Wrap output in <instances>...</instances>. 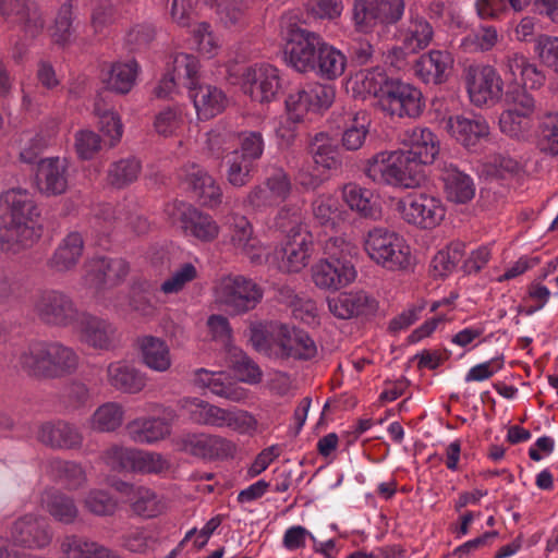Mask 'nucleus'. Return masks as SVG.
<instances>
[{
  "instance_id": "dca6fc26",
  "label": "nucleus",
  "mask_w": 558,
  "mask_h": 558,
  "mask_svg": "<svg viewBox=\"0 0 558 558\" xmlns=\"http://www.w3.org/2000/svg\"><path fill=\"white\" fill-rule=\"evenodd\" d=\"M318 348L315 340L303 329L286 324L277 332L274 359L281 361H311L317 356Z\"/></svg>"
},
{
  "instance_id": "412c9836",
  "label": "nucleus",
  "mask_w": 558,
  "mask_h": 558,
  "mask_svg": "<svg viewBox=\"0 0 558 558\" xmlns=\"http://www.w3.org/2000/svg\"><path fill=\"white\" fill-rule=\"evenodd\" d=\"M13 545L27 549H43L52 541V532L47 521L36 514H24L16 519L10 529Z\"/></svg>"
},
{
  "instance_id": "774afa93",
  "label": "nucleus",
  "mask_w": 558,
  "mask_h": 558,
  "mask_svg": "<svg viewBox=\"0 0 558 558\" xmlns=\"http://www.w3.org/2000/svg\"><path fill=\"white\" fill-rule=\"evenodd\" d=\"M351 124L342 133V146L347 150H357L365 143L368 134V124L364 118L360 119L357 114L350 117Z\"/></svg>"
},
{
  "instance_id": "bb28decb",
  "label": "nucleus",
  "mask_w": 558,
  "mask_h": 558,
  "mask_svg": "<svg viewBox=\"0 0 558 558\" xmlns=\"http://www.w3.org/2000/svg\"><path fill=\"white\" fill-rule=\"evenodd\" d=\"M106 381L114 391L136 395L146 387L147 377L131 362L119 360L107 365Z\"/></svg>"
},
{
  "instance_id": "c03bdc74",
  "label": "nucleus",
  "mask_w": 558,
  "mask_h": 558,
  "mask_svg": "<svg viewBox=\"0 0 558 558\" xmlns=\"http://www.w3.org/2000/svg\"><path fill=\"white\" fill-rule=\"evenodd\" d=\"M137 73L138 64L135 60L116 62L108 73L107 88L119 94H128L135 84Z\"/></svg>"
},
{
  "instance_id": "a878e982",
  "label": "nucleus",
  "mask_w": 558,
  "mask_h": 558,
  "mask_svg": "<svg viewBox=\"0 0 558 558\" xmlns=\"http://www.w3.org/2000/svg\"><path fill=\"white\" fill-rule=\"evenodd\" d=\"M177 209L179 210V221L181 228L186 235L196 240L209 243L216 240L220 232L217 221L206 213L198 210L192 205L181 203Z\"/></svg>"
},
{
  "instance_id": "5701e85b",
  "label": "nucleus",
  "mask_w": 558,
  "mask_h": 558,
  "mask_svg": "<svg viewBox=\"0 0 558 558\" xmlns=\"http://www.w3.org/2000/svg\"><path fill=\"white\" fill-rule=\"evenodd\" d=\"M402 143L408 149H403L409 158L416 162L420 169L422 165H430L435 161L440 150V142L437 135L428 128L414 126L403 133Z\"/></svg>"
},
{
  "instance_id": "cd10ccee",
  "label": "nucleus",
  "mask_w": 558,
  "mask_h": 558,
  "mask_svg": "<svg viewBox=\"0 0 558 558\" xmlns=\"http://www.w3.org/2000/svg\"><path fill=\"white\" fill-rule=\"evenodd\" d=\"M327 303L329 312L340 319L369 315L377 308L376 300L363 290L342 292L328 298Z\"/></svg>"
},
{
  "instance_id": "9d476101",
  "label": "nucleus",
  "mask_w": 558,
  "mask_h": 558,
  "mask_svg": "<svg viewBox=\"0 0 558 558\" xmlns=\"http://www.w3.org/2000/svg\"><path fill=\"white\" fill-rule=\"evenodd\" d=\"M404 9V0H354L353 21L357 31L371 33L376 26L397 24Z\"/></svg>"
},
{
  "instance_id": "603ef678",
  "label": "nucleus",
  "mask_w": 558,
  "mask_h": 558,
  "mask_svg": "<svg viewBox=\"0 0 558 558\" xmlns=\"http://www.w3.org/2000/svg\"><path fill=\"white\" fill-rule=\"evenodd\" d=\"M281 323H254L250 327V341L254 349L274 359L277 344V332Z\"/></svg>"
},
{
  "instance_id": "6ab92c4d",
  "label": "nucleus",
  "mask_w": 558,
  "mask_h": 558,
  "mask_svg": "<svg viewBox=\"0 0 558 558\" xmlns=\"http://www.w3.org/2000/svg\"><path fill=\"white\" fill-rule=\"evenodd\" d=\"M73 328L82 342L98 350H111L119 341L117 327L109 320L82 311Z\"/></svg>"
},
{
  "instance_id": "5fc2aeb1",
  "label": "nucleus",
  "mask_w": 558,
  "mask_h": 558,
  "mask_svg": "<svg viewBox=\"0 0 558 558\" xmlns=\"http://www.w3.org/2000/svg\"><path fill=\"white\" fill-rule=\"evenodd\" d=\"M339 199L330 194H320L312 203L315 220L322 226H335L341 216Z\"/></svg>"
},
{
  "instance_id": "4468645a",
  "label": "nucleus",
  "mask_w": 558,
  "mask_h": 558,
  "mask_svg": "<svg viewBox=\"0 0 558 558\" xmlns=\"http://www.w3.org/2000/svg\"><path fill=\"white\" fill-rule=\"evenodd\" d=\"M383 111L398 118H417L424 110L422 92L412 84L393 78L379 104Z\"/></svg>"
},
{
  "instance_id": "aec40b11",
  "label": "nucleus",
  "mask_w": 558,
  "mask_h": 558,
  "mask_svg": "<svg viewBox=\"0 0 558 558\" xmlns=\"http://www.w3.org/2000/svg\"><path fill=\"white\" fill-rule=\"evenodd\" d=\"M0 15L5 23L20 26L31 37L38 36L46 24L34 0H0Z\"/></svg>"
},
{
  "instance_id": "4d7b16f0",
  "label": "nucleus",
  "mask_w": 558,
  "mask_h": 558,
  "mask_svg": "<svg viewBox=\"0 0 558 558\" xmlns=\"http://www.w3.org/2000/svg\"><path fill=\"white\" fill-rule=\"evenodd\" d=\"M184 124L183 109L181 106L166 107L160 110L154 121V128L159 135L172 136Z\"/></svg>"
},
{
  "instance_id": "b1692460",
  "label": "nucleus",
  "mask_w": 558,
  "mask_h": 558,
  "mask_svg": "<svg viewBox=\"0 0 558 558\" xmlns=\"http://www.w3.org/2000/svg\"><path fill=\"white\" fill-rule=\"evenodd\" d=\"M446 129L457 142L472 153L480 151L488 136L485 119L477 116L474 118L460 114L449 117Z\"/></svg>"
},
{
  "instance_id": "ea45409f",
  "label": "nucleus",
  "mask_w": 558,
  "mask_h": 558,
  "mask_svg": "<svg viewBox=\"0 0 558 558\" xmlns=\"http://www.w3.org/2000/svg\"><path fill=\"white\" fill-rule=\"evenodd\" d=\"M61 551L65 558H120L105 546L76 535L64 537Z\"/></svg>"
},
{
  "instance_id": "f257e3e1",
  "label": "nucleus",
  "mask_w": 558,
  "mask_h": 558,
  "mask_svg": "<svg viewBox=\"0 0 558 558\" xmlns=\"http://www.w3.org/2000/svg\"><path fill=\"white\" fill-rule=\"evenodd\" d=\"M280 34L286 41V60L298 72H311L327 81H333L344 73V53L326 43L319 34L302 28L294 15L281 16Z\"/></svg>"
},
{
  "instance_id": "ddd939ff",
  "label": "nucleus",
  "mask_w": 558,
  "mask_h": 558,
  "mask_svg": "<svg viewBox=\"0 0 558 558\" xmlns=\"http://www.w3.org/2000/svg\"><path fill=\"white\" fill-rule=\"evenodd\" d=\"M291 191L292 183L289 174L283 168L274 167L262 183L250 190L244 204L255 210H264L286 202Z\"/></svg>"
},
{
  "instance_id": "39448f33",
  "label": "nucleus",
  "mask_w": 558,
  "mask_h": 558,
  "mask_svg": "<svg viewBox=\"0 0 558 558\" xmlns=\"http://www.w3.org/2000/svg\"><path fill=\"white\" fill-rule=\"evenodd\" d=\"M364 250L375 264L387 270H409L413 266L410 245L402 235L387 228L371 229L364 238Z\"/></svg>"
},
{
  "instance_id": "338daca9",
  "label": "nucleus",
  "mask_w": 558,
  "mask_h": 558,
  "mask_svg": "<svg viewBox=\"0 0 558 558\" xmlns=\"http://www.w3.org/2000/svg\"><path fill=\"white\" fill-rule=\"evenodd\" d=\"M534 52L544 65L558 73V37L538 35L534 40Z\"/></svg>"
},
{
  "instance_id": "a19ab883",
  "label": "nucleus",
  "mask_w": 558,
  "mask_h": 558,
  "mask_svg": "<svg viewBox=\"0 0 558 558\" xmlns=\"http://www.w3.org/2000/svg\"><path fill=\"white\" fill-rule=\"evenodd\" d=\"M185 408L192 423L201 426L221 428L225 409L198 398L186 400Z\"/></svg>"
},
{
  "instance_id": "2eb2a0df",
  "label": "nucleus",
  "mask_w": 558,
  "mask_h": 558,
  "mask_svg": "<svg viewBox=\"0 0 558 558\" xmlns=\"http://www.w3.org/2000/svg\"><path fill=\"white\" fill-rule=\"evenodd\" d=\"M280 71L269 63L248 66L242 75V89L259 104L274 101L282 88Z\"/></svg>"
},
{
  "instance_id": "20e7f679",
  "label": "nucleus",
  "mask_w": 558,
  "mask_h": 558,
  "mask_svg": "<svg viewBox=\"0 0 558 558\" xmlns=\"http://www.w3.org/2000/svg\"><path fill=\"white\" fill-rule=\"evenodd\" d=\"M416 162L403 149L381 150L367 159L364 173L376 184L411 189L420 183Z\"/></svg>"
},
{
  "instance_id": "1a4fd4ad",
  "label": "nucleus",
  "mask_w": 558,
  "mask_h": 558,
  "mask_svg": "<svg viewBox=\"0 0 558 558\" xmlns=\"http://www.w3.org/2000/svg\"><path fill=\"white\" fill-rule=\"evenodd\" d=\"M294 225L287 232L284 242L275 250L274 256L279 270L299 272L304 269L314 251L313 235L300 221L299 209L293 211Z\"/></svg>"
},
{
  "instance_id": "393cba45",
  "label": "nucleus",
  "mask_w": 558,
  "mask_h": 558,
  "mask_svg": "<svg viewBox=\"0 0 558 558\" xmlns=\"http://www.w3.org/2000/svg\"><path fill=\"white\" fill-rule=\"evenodd\" d=\"M181 172V177L193 191L201 205L215 208L222 203L221 187L203 167L191 162L183 166Z\"/></svg>"
},
{
  "instance_id": "13d9d810",
  "label": "nucleus",
  "mask_w": 558,
  "mask_h": 558,
  "mask_svg": "<svg viewBox=\"0 0 558 558\" xmlns=\"http://www.w3.org/2000/svg\"><path fill=\"white\" fill-rule=\"evenodd\" d=\"M84 508L98 517L112 515L118 507L117 500L105 489H90L83 500Z\"/></svg>"
},
{
  "instance_id": "e433bc0d",
  "label": "nucleus",
  "mask_w": 558,
  "mask_h": 558,
  "mask_svg": "<svg viewBox=\"0 0 558 558\" xmlns=\"http://www.w3.org/2000/svg\"><path fill=\"white\" fill-rule=\"evenodd\" d=\"M342 198L345 204L364 218L380 217V207L374 201V194L356 183H348L342 187Z\"/></svg>"
},
{
  "instance_id": "7ed1b4c3",
  "label": "nucleus",
  "mask_w": 558,
  "mask_h": 558,
  "mask_svg": "<svg viewBox=\"0 0 558 558\" xmlns=\"http://www.w3.org/2000/svg\"><path fill=\"white\" fill-rule=\"evenodd\" d=\"M16 360L25 374L45 379L71 375L80 363L74 349L59 341H33L19 352Z\"/></svg>"
},
{
  "instance_id": "de8ad7c7",
  "label": "nucleus",
  "mask_w": 558,
  "mask_h": 558,
  "mask_svg": "<svg viewBox=\"0 0 558 558\" xmlns=\"http://www.w3.org/2000/svg\"><path fill=\"white\" fill-rule=\"evenodd\" d=\"M142 163L135 157H126L112 162L107 172L108 183L117 189H123L135 182L141 173Z\"/></svg>"
},
{
  "instance_id": "e2e57ef3",
  "label": "nucleus",
  "mask_w": 558,
  "mask_h": 558,
  "mask_svg": "<svg viewBox=\"0 0 558 558\" xmlns=\"http://www.w3.org/2000/svg\"><path fill=\"white\" fill-rule=\"evenodd\" d=\"M209 390L232 402H242L247 398V390L229 380L222 372H216Z\"/></svg>"
},
{
  "instance_id": "c85d7f7f",
  "label": "nucleus",
  "mask_w": 558,
  "mask_h": 558,
  "mask_svg": "<svg viewBox=\"0 0 558 558\" xmlns=\"http://www.w3.org/2000/svg\"><path fill=\"white\" fill-rule=\"evenodd\" d=\"M453 58L446 50H430L414 63L415 75L425 84H442L448 80Z\"/></svg>"
},
{
  "instance_id": "864d4df0",
  "label": "nucleus",
  "mask_w": 558,
  "mask_h": 558,
  "mask_svg": "<svg viewBox=\"0 0 558 558\" xmlns=\"http://www.w3.org/2000/svg\"><path fill=\"white\" fill-rule=\"evenodd\" d=\"M464 256V244L452 242L445 248L437 252L430 263L434 277H447L456 270Z\"/></svg>"
},
{
  "instance_id": "f03ea898",
  "label": "nucleus",
  "mask_w": 558,
  "mask_h": 558,
  "mask_svg": "<svg viewBox=\"0 0 558 558\" xmlns=\"http://www.w3.org/2000/svg\"><path fill=\"white\" fill-rule=\"evenodd\" d=\"M0 250L20 253L36 244L44 233L39 222L40 209L34 195L26 189L12 187L0 194Z\"/></svg>"
},
{
  "instance_id": "c9c22d12",
  "label": "nucleus",
  "mask_w": 558,
  "mask_h": 558,
  "mask_svg": "<svg viewBox=\"0 0 558 558\" xmlns=\"http://www.w3.org/2000/svg\"><path fill=\"white\" fill-rule=\"evenodd\" d=\"M441 179L449 201L457 204H465L474 197L475 185L473 180L457 167L452 165L445 167Z\"/></svg>"
},
{
  "instance_id": "c756f323",
  "label": "nucleus",
  "mask_w": 558,
  "mask_h": 558,
  "mask_svg": "<svg viewBox=\"0 0 558 558\" xmlns=\"http://www.w3.org/2000/svg\"><path fill=\"white\" fill-rule=\"evenodd\" d=\"M84 252V240L80 232L68 233L47 260V267L56 274H66L80 263Z\"/></svg>"
},
{
  "instance_id": "7c9ffc66",
  "label": "nucleus",
  "mask_w": 558,
  "mask_h": 558,
  "mask_svg": "<svg viewBox=\"0 0 558 558\" xmlns=\"http://www.w3.org/2000/svg\"><path fill=\"white\" fill-rule=\"evenodd\" d=\"M38 440L52 449H78L83 445L80 429L65 421L47 422L38 430Z\"/></svg>"
},
{
  "instance_id": "3c124183",
  "label": "nucleus",
  "mask_w": 558,
  "mask_h": 558,
  "mask_svg": "<svg viewBox=\"0 0 558 558\" xmlns=\"http://www.w3.org/2000/svg\"><path fill=\"white\" fill-rule=\"evenodd\" d=\"M392 80L388 77L383 69L377 66L360 72L355 76L354 84L359 87V93L373 95L380 104L383 95Z\"/></svg>"
},
{
  "instance_id": "09e8293b",
  "label": "nucleus",
  "mask_w": 558,
  "mask_h": 558,
  "mask_svg": "<svg viewBox=\"0 0 558 558\" xmlns=\"http://www.w3.org/2000/svg\"><path fill=\"white\" fill-rule=\"evenodd\" d=\"M51 476L65 484L70 489H77L86 483V473L83 466L75 461L52 459L49 462Z\"/></svg>"
},
{
  "instance_id": "9b49d317",
  "label": "nucleus",
  "mask_w": 558,
  "mask_h": 558,
  "mask_svg": "<svg viewBox=\"0 0 558 558\" xmlns=\"http://www.w3.org/2000/svg\"><path fill=\"white\" fill-rule=\"evenodd\" d=\"M397 210L404 221L421 229L437 227L446 215L441 199L426 193H414L399 199Z\"/></svg>"
},
{
  "instance_id": "79ce46f5",
  "label": "nucleus",
  "mask_w": 558,
  "mask_h": 558,
  "mask_svg": "<svg viewBox=\"0 0 558 558\" xmlns=\"http://www.w3.org/2000/svg\"><path fill=\"white\" fill-rule=\"evenodd\" d=\"M311 153L318 167L332 170L341 166L338 147L326 132H318L312 137Z\"/></svg>"
},
{
  "instance_id": "4be33fe9",
  "label": "nucleus",
  "mask_w": 558,
  "mask_h": 558,
  "mask_svg": "<svg viewBox=\"0 0 558 558\" xmlns=\"http://www.w3.org/2000/svg\"><path fill=\"white\" fill-rule=\"evenodd\" d=\"M227 236L235 253L257 262L263 255V244L254 233V227L243 215L230 214L227 216Z\"/></svg>"
},
{
  "instance_id": "680f3d73",
  "label": "nucleus",
  "mask_w": 558,
  "mask_h": 558,
  "mask_svg": "<svg viewBox=\"0 0 558 558\" xmlns=\"http://www.w3.org/2000/svg\"><path fill=\"white\" fill-rule=\"evenodd\" d=\"M136 449L113 445L102 452L104 462L113 471L132 472Z\"/></svg>"
},
{
  "instance_id": "58836bf2",
  "label": "nucleus",
  "mask_w": 558,
  "mask_h": 558,
  "mask_svg": "<svg viewBox=\"0 0 558 558\" xmlns=\"http://www.w3.org/2000/svg\"><path fill=\"white\" fill-rule=\"evenodd\" d=\"M41 506L56 521L72 524L78 517L74 499L63 493L46 490L41 496Z\"/></svg>"
},
{
  "instance_id": "a211bd4d",
  "label": "nucleus",
  "mask_w": 558,
  "mask_h": 558,
  "mask_svg": "<svg viewBox=\"0 0 558 558\" xmlns=\"http://www.w3.org/2000/svg\"><path fill=\"white\" fill-rule=\"evenodd\" d=\"M84 271V283L102 290L121 283L129 274V264L119 257L96 256L85 263Z\"/></svg>"
},
{
  "instance_id": "f704fd0d",
  "label": "nucleus",
  "mask_w": 558,
  "mask_h": 558,
  "mask_svg": "<svg viewBox=\"0 0 558 558\" xmlns=\"http://www.w3.org/2000/svg\"><path fill=\"white\" fill-rule=\"evenodd\" d=\"M400 36L407 51L415 53L432 43L434 28L425 17L410 12L408 24L401 29Z\"/></svg>"
},
{
  "instance_id": "6e6d98bb",
  "label": "nucleus",
  "mask_w": 558,
  "mask_h": 558,
  "mask_svg": "<svg viewBox=\"0 0 558 558\" xmlns=\"http://www.w3.org/2000/svg\"><path fill=\"white\" fill-rule=\"evenodd\" d=\"M198 59L189 53L179 52L175 53L172 61V72L179 82L183 81V84L189 89V86H193L198 82Z\"/></svg>"
},
{
  "instance_id": "49530a36",
  "label": "nucleus",
  "mask_w": 558,
  "mask_h": 558,
  "mask_svg": "<svg viewBox=\"0 0 558 558\" xmlns=\"http://www.w3.org/2000/svg\"><path fill=\"white\" fill-rule=\"evenodd\" d=\"M124 417L123 407L118 402H106L98 407L89 418V426L99 433H110L118 429Z\"/></svg>"
},
{
  "instance_id": "0eeeda50",
  "label": "nucleus",
  "mask_w": 558,
  "mask_h": 558,
  "mask_svg": "<svg viewBox=\"0 0 558 558\" xmlns=\"http://www.w3.org/2000/svg\"><path fill=\"white\" fill-rule=\"evenodd\" d=\"M263 296V288L242 275L223 276L214 287L215 302L230 315H243L253 311Z\"/></svg>"
},
{
  "instance_id": "0e129e2a",
  "label": "nucleus",
  "mask_w": 558,
  "mask_h": 558,
  "mask_svg": "<svg viewBox=\"0 0 558 558\" xmlns=\"http://www.w3.org/2000/svg\"><path fill=\"white\" fill-rule=\"evenodd\" d=\"M197 277V269L192 263H184L160 286L165 294H173L182 291L185 286Z\"/></svg>"
},
{
  "instance_id": "423d86ee",
  "label": "nucleus",
  "mask_w": 558,
  "mask_h": 558,
  "mask_svg": "<svg viewBox=\"0 0 558 558\" xmlns=\"http://www.w3.org/2000/svg\"><path fill=\"white\" fill-rule=\"evenodd\" d=\"M508 108L499 117L501 133L519 142H529L534 135V98L522 86L505 92Z\"/></svg>"
},
{
  "instance_id": "a18cd8bd",
  "label": "nucleus",
  "mask_w": 558,
  "mask_h": 558,
  "mask_svg": "<svg viewBox=\"0 0 558 558\" xmlns=\"http://www.w3.org/2000/svg\"><path fill=\"white\" fill-rule=\"evenodd\" d=\"M465 85L473 105L484 106L488 101V72L483 64H471L465 70Z\"/></svg>"
},
{
  "instance_id": "052dcab7",
  "label": "nucleus",
  "mask_w": 558,
  "mask_h": 558,
  "mask_svg": "<svg viewBox=\"0 0 558 558\" xmlns=\"http://www.w3.org/2000/svg\"><path fill=\"white\" fill-rule=\"evenodd\" d=\"M253 170V161L239 155L238 150L231 153L228 158L227 179L233 186L241 187L246 185L251 180Z\"/></svg>"
},
{
  "instance_id": "2f4dec72",
  "label": "nucleus",
  "mask_w": 558,
  "mask_h": 558,
  "mask_svg": "<svg viewBox=\"0 0 558 558\" xmlns=\"http://www.w3.org/2000/svg\"><path fill=\"white\" fill-rule=\"evenodd\" d=\"M189 97L193 101L199 120H209L220 114L228 102L222 89L209 84H198V82L189 86Z\"/></svg>"
},
{
  "instance_id": "4c0bfd02",
  "label": "nucleus",
  "mask_w": 558,
  "mask_h": 558,
  "mask_svg": "<svg viewBox=\"0 0 558 558\" xmlns=\"http://www.w3.org/2000/svg\"><path fill=\"white\" fill-rule=\"evenodd\" d=\"M126 429L137 444H154L170 434V425L159 417L136 418L128 424Z\"/></svg>"
},
{
  "instance_id": "37998d69",
  "label": "nucleus",
  "mask_w": 558,
  "mask_h": 558,
  "mask_svg": "<svg viewBox=\"0 0 558 558\" xmlns=\"http://www.w3.org/2000/svg\"><path fill=\"white\" fill-rule=\"evenodd\" d=\"M538 125L534 132L541 151L558 156V113L545 112L537 116Z\"/></svg>"
},
{
  "instance_id": "bf43d9fd",
  "label": "nucleus",
  "mask_w": 558,
  "mask_h": 558,
  "mask_svg": "<svg viewBox=\"0 0 558 558\" xmlns=\"http://www.w3.org/2000/svg\"><path fill=\"white\" fill-rule=\"evenodd\" d=\"M73 34V4L66 0L58 10L51 37L58 45H66Z\"/></svg>"
},
{
  "instance_id": "f8f14e48",
  "label": "nucleus",
  "mask_w": 558,
  "mask_h": 558,
  "mask_svg": "<svg viewBox=\"0 0 558 558\" xmlns=\"http://www.w3.org/2000/svg\"><path fill=\"white\" fill-rule=\"evenodd\" d=\"M177 448L195 458L217 461L233 458L236 445L220 435L208 433H185L175 440Z\"/></svg>"
},
{
  "instance_id": "8fccbe9b",
  "label": "nucleus",
  "mask_w": 558,
  "mask_h": 558,
  "mask_svg": "<svg viewBox=\"0 0 558 558\" xmlns=\"http://www.w3.org/2000/svg\"><path fill=\"white\" fill-rule=\"evenodd\" d=\"M130 506L132 511L145 519H151L162 513L165 505L161 498L153 489L138 486L133 497H131Z\"/></svg>"
},
{
  "instance_id": "69168bd1",
  "label": "nucleus",
  "mask_w": 558,
  "mask_h": 558,
  "mask_svg": "<svg viewBox=\"0 0 558 558\" xmlns=\"http://www.w3.org/2000/svg\"><path fill=\"white\" fill-rule=\"evenodd\" d=\"M225 427L239 434H250L256 429L257 421L247 411L225 409L221 428Z\"/></svg>"
},
{
  "instance_id": "473e14b6",
  "label": "nucleus",
  "mask_w": 558,
  "mask_h": 558,
  "mask_svg": "<svg viewBox=\"0 0 558 558\" xmlns=\"http://www.w3.org/2000/svg\"><path fill=\"white\" fill-rule=\"evenodd\" d=\"M66 170L65 160L59 157L40 160L37 172L40 192L47 196L63 194L68 189Z\"/></svg>"
},
{
  "instance_id": "f3484780",
  "label": "nucleus",
  "mask_w": 558,
  "mask_h": 558,
  "mask_svg": "<svg viewBox=\"0 0 558 558\" xmlns=\"http://www.w3.org/2000/svg\"><path fill=\"white\" fill-rule=\"evenodd\" d=\"M311 275L318 289L338 291L355 280L356 270L350 260L331 256L316 262Z\"/></svg>"
},
{
  "instance_id": "6e6552de",
  "label": "nucleus",
  "mask_w": 558,
  "mask_h": 558,
  "mask_svg": "<svg viewBox=\"0 0 558 558\" xmlns=\"http://www.w3.org/2000/svg\"><path fill=\"white\" fill-rule=\"evenodd\" d=\"M33 311L43 324L58 328L73 327L82 312L73 298L59 289L38 291L33 300Z\"/></svg>"
},
{
  "instance_id": "72a5a7b5",
  "label": "nucleus",
  "mask_w": 558,
  "mask_h": 558,
  "mask_svg": "<svg viewBox=\"0 0 558 558\" xmlns=\"http://www.w3.org/2000/svg\"><path fill=\"white\" fill-rule=\"evenodd\" d=\"M142 362L149 369L163 373L172 364L170 349L165 340L154 336H143L137 339Z\"/></svg>"
}]
</instances>
